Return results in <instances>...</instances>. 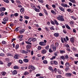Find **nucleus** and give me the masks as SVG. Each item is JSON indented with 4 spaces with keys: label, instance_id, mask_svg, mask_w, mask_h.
Segmentation results:
<instances>
[{
    "label": "nucleus",
    "instance_id": "6e6552de",
    "mask_svg": "<svg viewBox=\"0 0 78 78\" xmlns=\"http://www.w3.org/2000/svg\"><path fill=\"white\" fill-rule=\"evenodd\" d=\"M31 45H32V44H30L27 45L26 46L27 48V49H30V48L32 47Z\"/></svg>",
    "mask_w": 78,
    "mask_h": 78
},
{
    "label": "nucleus",
    "instance_id": "c756f323",
    "mask_svg": "<svg viewBox=\"0 0 78 78\" xmlns=\"http://www.w3.org/2000/svg\"><path fill=\"white\" fill-rule=\"evenodd\" d=\"M70 41L71 42H73L74 41V38L73 37H72L70 39Z\"/></svg>",
    "mask_w": 78,
    "mask_h": 78
},
{
    "label": "nucleus",
    "instance_id": "09e8293b",
    "mask_svg": "<svg viewBox=\"0 0 78 78\" xmlns=\"http://www.w3.org/2000/svg\"><path fill=\"white\" fill-rule=\"evenodd\" d=\"M56 58V56H52V58H50L51 60H53L54 59H55Z\"/></svg>",
    "mask_w": 78,
    "mask_h": 78
},
{
    "label": "nucleus",
    "instance_id": "49530a36",
    "mask_svg": "<svg viewBox=\"0 0 78 78\" xmlns=\"http://www.w3.org/2000/svg\"><path fill=\"white\" fill-rule=\"evenodd\" d=\"M48 69L49 70H51V71H53V68H52V67L51 66H49L48 68Z\"/></svg>",
    "mask_w": 78,
    "mask_h": 78
},
{
    "label": "nucleus",
    "instance_id": "4be33fe9",
    "mask_svg": "<svg viewBox=\"0 0 78 78\" xmlns=\"http://www.w3.org/2000/svg\"><path fill=\"white\" fill-rule=\"evenodd\" d=\"M65 65L66 67H69L70 66V64L69 63L67 62L65 64Z\"/></svg>",
    "mask_w": 78,
    "mask_h": 78
},
{
    "label": "nucleus",
    "instance_id": "13d9d810",
    "mask_svg": "<svg viewBox=\"0 0 78 78\" xmlns=\"http://www.w3.org/2000/svg\"><path fill=\"white\" fill-rule=\"evenodd\" d=\"M6 30H11V28H10L9 27H7L6 28Z\"/></svg>",
    "mask_w": 78,
    "mask_h": 78
},
{
    "label": "nucleus",
    "instance_id": "f3484780",
    "mask_svg": "<svg viewBox=\"0 0 78 78\" xmlns=\"http://www.w3.org/2000/svg\"><path fill=\"white\" fill-rule=\"evenodd\" d=\"M34 9V10H35L36 12H40L39 9L36 8V7Z\"/></svg>",
    "mask_w": 78,
    "mask_h": 78
},
{
    "label": "nucleus",
    "instance_id": "4468645a",
    "mask_svg": "<svg viewBox=\"0 0 78 78\" xmlns=\"http://www.w3.org/2000/svg\"><path fill=\"white\" fill-rule=\"evenodd\" d=\"M8 20H9V19L8 17H5L3 19V21L4 22H7V21H8Z\"/></svg>",
    "mask_w": 78,
    "mask_h": 78
},
{
    "label": "nucleus",
    "instance_id": "4d7b16f0",
    "mask_svg": "<svg viewBox=\"0 0 78 78\" xmlns=\"http://www.w3.org/2000/svg\"><path fill=\"white\" fill-rule=\"evenodd\" d=\"M54 64H55V65H57V64H58V62L55 61H54Z\"/></svg>",
    "mask_w": 78,
    "mask_h": 78
},
{
    "label": "nucleus",
    "instance_id": "aec40b11",
    "mask_svg": "<svg viewBox=\"0 0 78 78\" xmlns=\"http://www.w3.org/2000/svg\"><path fill=\"white\" fill-rule=\"evenodd\" d=\"M54 35L55 37H58V36H59V33H55L54 34Z\"/></svg>",
    "mask_w": 78,
    "mask_h": 78
},
{
    "label": "nucleus",
    "instance_id": "5701e85b",
    "mask_svg": "<svg viewBox=\"0 0 78 78\" xmlns=\"http://www.w3.org/2000/svg\"><path fill=\"white\" fill-rule=\"evenodd\" d=\"M66 53V51L64 50H60V53L61 54H64Z\"/></svg>",
    "mask_w": 78,
    "mask_h": 78
},
{
    "label": "nucleus",
    "instance_id": "e433bc0d",
    "mask_svg": "<svg viewBox=\"0 0 78 78\" xmlns=\"http://www.w3.org/2000/svg\"><path fill=\"white\" fill-rule=\"evenodd\" d=\"M19 48V44H17L16 45V46H15V49H16V50H17V49Z\"/></svg>",
    "mask_w": 78,
    "mask_h": 78
},
{
    "label": "nucleus",
    "instance_id": "864d4df0",
    "mask_svg": "<svg viewBox=\"0 0 78 78\" xmlns=\"http://www.w3.org/2000/svg\"><path fill=\"white\" fill-rule=\"evenodd\" d=\"M45 48L46 50H48V49H49V46L47 45L46 46V47Z\"/></svg>",
    "mask_w": 78,
    "mask_h": 78
},
{
    "label": "nucleus",
    "instance_id": "052dcab7",
    "mask_svg": "<svg viewBox=\"0 0 78 78\" xmlns=\"http://www.w3.org/2000/svg\"><path fill=\"white\" fill-rule=\"evenodd\" d=\"M57 78H61L62 76L61 75H58L56 76Z\"/></svg>",
    "mask_w": 78,
    "mask_h": 78
},
{
    "label": "nucleus",
    "instance_id": "f8f14e48",
    "mask_svg": "<svg viewBox=\"0 0 78 78\" xmlns=\"http://www.w3.org/2000/svg\"><path fill=\"white\" fill-rule=\"evenodd\" d=\"M61 5L62 7H65L66 8H67V6H68L66 4H64V3L61 4Z\"/></svg>",
    "mask_w": 78,
    "mask_h": 78
},
{
    "label": "nucleus",
    "instance_id": "680f3d73",
    "mask_svg": "<svg viewBox=\"0 0 78 78\" xmlns=\"http://www.w3.org/2000/svg\"><path fill=\"white\" fill-rule=\"evenodd\" d=\"M7 55L8 56H12V55H11V54H10V53H7Z\"/></svg>",
    "mask_w": 78,
    "mask_h": 78
},
{
    "label": "nucleus",
    "instance_id": "e2e57ef3",
    "mask_svg": "<svg viewBox=\"0 0 78 78\" xmlns=\"http://www.w3.org/2000/svg\"><path fill=\"white\" fill-rule=\"evenodd\" d=\"M38 2H40V3H44V1H43V0H38Z\"/></svg>",
    "mask_w": 78,
    "mask_h": 78
},
{
    "label": "nucleus",
    "instance_id": "6e6d98bb",
    "mask_svg": "<svg viewBox=\"0 0 78 78\" xmlns=\"http://www.w3.org/2000/svg\"><path fill=\"white\" fill-rule=\"evenodd\" d=\"M24 18L26 19H30V17L27 16H25Z\"/></svg>",
    "mask_w": 78,
    "mask_h": 78
},
{
    "label": "nucleus",
    "instance_id": "cd10ccee",
    "mask_svg": "<svg viewBox=\"0 0 78 78\" xmlns=\"http://www.w3.org/2000/svg\"><path fill=\"white\" fill-rule=\"evenodd\" d=\"M69 1L73 3H76V1L75 0H69Z\"/></svg>",
    "mask_w": 78,
    "mask_h": 78
},
{
    "label": "nucleus",
    "instance_id": "4c0bfd02",
    "mask_svg": "<svg viewBox=\"0 0 78 78\" xmlns=\"http://www.w3.org/2000/svg\"><path fill=\"white\" fill-rule=\"evenodd\" d=\"M49 5H46V7L48 9H50L51 8L50 7H49Z\"/></svg>",
    "mask_w": 78,
    "mask_h": 78
},
{
    "label": "nucleus",
    "instance_id": "79ce46f5",
    "mask_svg": "<svg viewBox=\"0 0 78 78\" xmlns=\"http://www.w3.org/2000/svg\"><path fill=\"white\" fill-rule=\"evenodd\" d=\"M14 16L15 17H17L18 16H19V13H16L14 14Z\"/></svg>",
    "mask_w": 78,
    "mask_h": 78
},
{
    "label": "nucleus",
    "instance_id": "9b49d317",
    "mask_svg": "<svg viewBox=\"0 0 78 78\" xmlns=\"http://www.w3.org/2000/svg\"><path fill=\"white\" fill-rule=\"evenodd\" d=\"M6 10V9L4 7H2L0 8V11L1 12H2V11H5Z\"/></svg>",
    "mask_w": 78,
    "mask_h": 78
},
{
    "label": "nucleus",
    "instance_id": "2f4dec72",
    "mask_svg": "<svg viewBox=\"0 0 78 78\" xmlns=\"http://www.w3.org/2000/svg\"><path fill=\"white\" fill-rule=\"evenodd\" d=\"M13 68L14 69H19V67H18V66H16L13 67Z\"/></svg>",
    "mask_w": 78,
    "mask_h": 78
},
{
    "label": "nucleus",
    "instance_id": "a211bd4d",
    "mask_svg": "<svg viewBox=\"0 0 78 78\" xmlns=\"http://www.w3.org/2000/svg\"><path fill=\"white\" fill-rule=\"evenodd\" d=\"M57 69L55 68L54 69H53L52 71V73H55H55H56V72H57Z\"/></svg>",
    "mask_w": 78,
    "mask_h": 78
},
{
    "label": "nucleus",
    "instance_id": "bb28decb",
    "mask_svg": "<svg viewBox=\"0 0 78 78\" xmlns=\"http://www.w3.org/2000/svg\"><path fill=\"white\" fill-rule=\"evenodd\" d=\"M53 48H50L49 49V52H50V53L53 52Z\"/></svg>",
    "mask_w": 78,
    "mask_h": 78
},
{
    "label": "nucleus",
    "instance_id": "de8ad7c7",
    "mask_svg": "<svg viewBox=\"0 0 78 78\" xmlns=\"http://www.w3.org/2000/svg\"><path fill=\"white\" fill-rule=\"evenodd\" d=\"M37 49L38 50H41V49H42V48L41 47V46H38Z\"/></svg>",
    "mask_w": 78,
    "mask_h": 78
},
{
    "label": "nucleus",
    "instance_id": "5fc2aeb1",
    "mask_svg": "<svg viewBox=\"0 0 78 78\" xmlns=\"http://www.w3.org/2000/svg\"><path fill=\"white\" fill-rule=\"evenodd\" d=\"M66 68H65V71L66 72H67L68 70L69 69V67H66Z\"/></svg>",
    "mask_w": 78,
    "mask_h": 78
},
{
    "label": "nucleus",
    "instance_id": "393cba45",
    "mask_svg": "<svg viewBox=\"0 0 78 78\" xmlns=\"http://www.w3.org/2000/svg\"><path fill=\"white\" fill-rule=\"evenodd\" d=\"M23 61L25 62H28V61H29L28 59H27V58L24 59Z\"/></svg>",
    "mask_w": 78,
    "mask_h": 78
},
{
    "label": "nucleus",
    "instance_id": "37998d69",
    "mask_svg": "<svg viewBox=\"0 0 78 78\" xmlns=\"http://www.w3.org/2000/svg\"><path fill=\"white\" fill-rule=\"evenodd\" d=\"M24 75H29V73L27 72H25L24 73Z\"/></svg>",
    "mask_w": 78,
    "mask_h": 78
},
{
    "label": "nucleus",
    "instance_id": "412c9836",
    "mask_svg": "<svg viewBox=\"0 0 78 78\" xmlns=\"http://www.w3.org/2000/svg\"><path fill=\"white\" fill-rule=\"evenodd\" d=\"M65 26L66 27V28L67 29H68L69 30H72L71 28L69 26V25L67 24H65Z\"/></svg>",
    "mask_w": 78,
    "mask_h": 78
},
{
    "label": "nucleus",
    "instance_id": "ea45409f",
    "mask_svg": "<svg viewBox=\"0 0 78 78\" xmlns=\"http://www.w3.org/2000/svg\"><path fill=\"white\" fill-rule=\"evenodd\" d=\"M71 18L73 19L74 20H76V18H75V17L74 16H71Z\"/></svg>",
    "mask_w": 78,
    "mask_h": 78
},
{
    "label": "nucleus",
    "instance_id": "72a5a7b5",
    "mask_svg": "<svg viewBox=\"0 0 78 78\" xmlns=\"http://www.w3.org/2000/svg\"><path fill=\"white\" fill-rule=\"evenodd\" d=\"M58 73H59L60 74H62V73H63V72L61 71L59 69L58 70Z\"/></svg>",
    "mask_w": 78,
    "mask_h": 78
},
{
    "label": "nucleus",
    "instance_id": "7ed1b4c3",
    "mask_svg": "<svg viewBox=\"0 0 78 78\" xmlns=\"http://www.w3.org/2000/svg\"><path fill=\"white\" fill-rule=\"evenodd\" d=\"M31 41H32V38H30L28 39V41H26L25 43L27 44H32V43L30 42Z\"/></svg>",
    "mask_w": 78,
    "mask_h": 78
},
{
    "label": "nucleus",
    "instance_id": "a18cd8bd",
    "mask_svg": "<svg viewBox=\"0 0 78 78\" xmlns=\"http://www.w3.org/2000/svg\"><path fill=\"white\" fill-rule=\"evenodd\" d=\"M51 13L52 14H56V12H55V11L53 10H51Z\"/></svg>",
    "mask_w": 78,
    "mask_h": 78
},
{
    "label": "nucleus",
    "instance_id": "774afa93",
    "mask_svg": "<svg viewBox=\"0 0 78 78\" xmlns=\"http://www.w3.org/2000/svg\"><path fill=\"white\" fill-rule=\"evenodd\" d=\"M50 28L51 30H55V29L53 28V27H50Z\"/></svg>",
    "mask_w": 78,
    "mask_h": 78
},
{
    "label": "nucleus",
    "instance_id": "a878e982",
    "mask_svg": "<svg viewBox=\"0 0 78 78\" xmlns=\"http://www.w3.org/2000/svg\"><path fill=\"white\" fill-rule=\"evenodd\" d=\"M17 71L16 70H15L12 72V74L13 75H16L17 74Z\"/></svg>",
    "mask_w": 78,
    "mask_h": 78
},
{
    "label": "nucleus",
    "instance_id": "c9c22d12",
    "mask_svg": "<svg viewBox=\"0 0 78 78\" xmlns=\"http://www.w3.org/2000/svg\"><path fill=\"white\" fill-rule=\"evenodd\" d=\"M32 41H33V42H35V41H36V38H32Z\"/></svg>",
    "mask_w": 78,
    "mask_h": 78
},
{
    "label": "nucleus",
    "instance_id": "bf43d9fd",
    "mask_svg": "<svg viewBox=\"0 0 78 78\" xmlns=\"http://www.w3.org/2000/svg\"><path fill=\"white\" fill-rule=\"evenodd\" d=\"M60 58L61 59H65V58L64 57V56H61L60 57Z\"/></svg>",
    "mask_w": 78,
    "mask_h": 78
},
{
    "label": "nucleus",
    "instance_id": "dca6fc26",
    "mask_svg": "<svg viewBox=\"0 0 78 78\" xmlns=\"http://www.w3.org/2000/svg\"><path fill=\"white\" fill-rule=\"evenodd\" d=\"M46 53H47V51L45 49H43L41 51V53H42V54H45Z\"/></svg>",
    "mask_w": 78,
    "mask_h": 78
},
{
    "label": "nucleus",
    "instance_id": "8fccbe9b",
    "mask_svg": "<svg viewBox=\"0 0 78 78\" xmlns=\"http://www.w3.org/2000/svg\"><path fill=\"white\" fill-rule=\"evenodd\" d=\"M0 56H5V54L2 53H0Z\"/></svg>",
    "mask_w": 78,
    "mask_h": 78
},
{
    "label": "nucleus",
    "instance_id": "f704fd0d",
    "mask_svg": "<svg viewBox=\"0 0 78 78\" xmlns=\"http://www.w3.org/2000/svg\"><path fill=\"white\" fill-rule=\"evenodd\" d=\"M69 23H70V25H72L74 24V21H71L69 22Z\"/></svg>",
    "mask_w": 78,
    "mask_h": 78
},
{
    "label": "nucleus",
    "instance_id": "39448f33",
    "mask_svg": "<svg viewBox=\"0 0 78 78\" xmlns=\"http://www.w3.org/2000/svg\"><path fill=\"white\" fill-rule=\"evenodd\" d=\"M28 69H32V70H35V67L32 65H30L28 67Z\"/></svg>",
    "mask_w": 78,
    "mask_h": 78
},
{
    "label": "nucleus",
    "instance_id": "423d86ee",
    "mask_svg": "<svg viewBox=\"0 0 78 78\" xmlns=\"http://www.w3.org/2000/svg\"><path fill=\"white\" fill-rule=\"evenodd\" d=\"M72 76V73H66L65 74V76L67 77H70V76Z\"/></svg>",
    "mask_w": 78,
    "mask_h": 78
},
{
    "label": "nucleus",
    "instance_id": "c85d7f7f",
    "mask_svg": "<svg viewBox=\"0 0 78 78\" xmlns=\"http://www.w3.org/2000/svg\"><path fill=\"white\" fill-rule=\"evenodd\" d=\"M30 5H31V7L32 8H33L34 9L36 7V6H35V5H34L33 4H32V3Z\"/></svg>",
    "mask_w": 78,
    "mask_h": 78
},
{
    "label": "nucleus",
    "instance_id": "338daca9",
    "mask_svg": "<svg viewBox=\"0 0 78 78\" xmlns=\"http://www.w3.org/2000/svg\"><path fill=\"white\" fill-rule=\"evenodd\" d=\"M67 11L68 12H70L71 11V9L70 8L68 9H67Z\"/></svg>",
    "mask_w": 78,
    "mask_h": 78
},
{
    "label": "nucleus",
    "instance_id": "c03bdc74",
    "mask_svg": "<svg viewBox=\"0 0 78 78\" xmlns=\"http://www.w3.org/2000/svg\"><path fill=\"white\" fill-rule=\"evenodd\" d=\"M45 30H46V31H50V29L49 28L47 27H45Z\"/></svg>",
    "mask_w": 78,
    "mask_h": 78
},
{
    "label": "nucleus",
    "instance_id": "9d476101",
    "mask_svg": "<svg viewBox=\"0 0 78 78\" xmlns=\"http://www.w3.org/2000/svg\"><path fill=\"white\" fill-rule=\"evenodd\" d=\"M59 8L61 11H63V12H65V10H64V9L61 6L59 7Z\"/></svg>",
    "mask_w": 78,
    "mask_h": 78
},
{
    "label": "nucleus",
    "instance_id": "6ab92c4d",
    "mask_svg": "<svg viewBox=\"0 0 78 78\" xmlns=\"http://www.w3.org/2000/svg\"><path fill=\"white\" fill-rule=\"evenodd\" d=\"M23 37V35H20L17 37V38L18 39H22Z\"/></svg>",
    "mask_w": 78,
    "mask_h": 78
},
{
    "label": "nucleus",
    "instance_id": "3c124183",
    "mask_svg": "<svg viewBox=\"0 0 78 78\" xmlns=\"http://www.w3.org/2000/svg\"><path fill=\"white\" fill-rule=\"evenodd\" d=\"M56 47H53V48H52V50L53 51H56Z\"/></svg>",
    "mask_w": 78,
    "mask_h": 78
},
{
    "label": "nucleus",
    "instance_id": "0e129e2a",
    "mask_svg": "<svg viewBox=\"0 0 78 78\" xmlns=\"http://www.w3.org/2000/svg\"><path fill=\"white\" fill-rule=\"evenodd\" d=\"M63 32L65 34H66V33H67V31H66V30H63Z\"/></svg>",
    "mask_w": 78,
    "mask_h": 78
},
{
    "label": "nucleus",
    "instance_id": "2eb2a0df",
    "mask_svg": "<svg viewBox=\"0 0 78 78\" xmlns=\"http://www.w3.org/2000/svg\"><path fill=\"white\" fill-rule=\"evenodd\" d=\"M20 11L21 14H23L24 13V8H21L20 10Z\"/></svg>",
    "mask_w": 78,
    "mask_h": 78
},
{
    "label": "nucleus",
    "instance_id": "20e7f679",
    "mask_svg": "<svg viewBox=\"0 0 78 78\" xmlns=\"http://www.w3.org/2000/svg\"><path fill=\"white\" fill-rule=\"evenodd\" d=\"M19 55L18 54H16L14 55V59H19Z\"/></svg>",
    "mask_w": 78,
    "mask_h": 78
},
{
    "label": "nucleus",
    "instance_id": "f257e3e1",
    "mask_svg": "<svg viewBox=\"0 0 78 78\" xmlns=\"http://www.w3.org/2000/svg\"><path fill=\"white\" fill-rule=\"evenodd\" d=\"M56 18L59 21H61V22H63L64 21V16L62 15H58V16H57Z\"/></svg>",
    "mask_w": 78,
    "mask_h": 78
},
{
    "label": "nucleus",
    "instance_id": "603ef678",
    "mask_svg": "<svg viewBox=\"0 0 78 78\" xmlns=\"http://www.w3.org/2000/svg\"><path fill=\"white\" fill-rule=\"evenodd\" d=\"M3 15H4V12H2L0 14V16L1 17H2V16H3Z\"/></svg>",
    "mask_w": 78,
    "mask_h": 78
},
{
    "label": "nucleus",
    "instance_id": "b1692460",
    "mask_svg": "<svg viewBox=\"0 0 78 78\" xmlns=\"http://www.w3.org/2000/svg\"><path fill=\"white\" fill-rule=\"evenodd\" d=\"M54 21L56 25H59V23L58 22V21L56 20H54Z\"/></svg>",
    "mask_w": 78,
    "mask_h": 78
},
{
    "label": "nucleus",
    "instance_id": "a19ab883",
    "mask_svg": "<svg viewBox=\"0 0 78 78\" xmlns=\"http://www.w3.org/2000/svg\"><path fill=\"white\" fill-rule=\"evenodd\" d=\"M3 1L5 3H8L9 2V0H3Z\"/></svg>",
    "mask_w": 78,
    "mask_h": 78
},
{
    "label": "nucleus",
    "instance_id": "69168bd1",
    "mask_svg": "<svg viewBox=\"0 0 78 78\" xmlns=\"http://www.w3.org/2000/svg\"><path fill=\"white\" fill-rule=\"evenodd\" d=\"M41 74H37L36 75V77H37L38 76H41Z\"/></svg>",
    "mask_w": 78,
    "mask_h": 78
},
{
    "label": "nucleus",
    "instance_id": "1a4fd4ad",
    "mask_svg": "<svg viewBox=\"0 0 78 78\" xmlns=\"http://www.w3.org/2000/svg\"><path fill=\"white\" fill-rule=\"evenodd\" d=\"M39 45H46V44H45V43H44V42H41L39 43Z\"/></svg>",
    "mask_w": 78,
    "mask_h": 78
},
{
    "label": "nucleus",
    "instance_id": "0eeeda50",
    "mask_svg": "<svg viewBox=\"0 0 78 78\" xmlns=\"http://www.w3.org/2000/svg\"><path fill=\"white\" fill-rule=\"evenodd\" d=\"M24 32H25V30L23 29H22L19 31L20 34H23Z\"/></svg>",
    "mask_w": 78,
    "mask_h": 78
},
{
    "label": "nucleus",
    "instance_id": "7c9ffc66",
    "mask_svg": "<svg viewBox=\"0 0 78 78\" xmlns=\"http://www.w3.org/2000/svg\"><path fill=\"white\" fill-rule=\"evenodd\" d=\"M43 10L45 14H46V15H47L48 14V13H47V10H45V9H43Z\"/></svg>",
    "mask_w": 78,
    "mask_h": 78
},
{
    "label": "nucleus",
    "instance_id": "58836bf2",
    "mask_svg": "<svg viewBox=\"0 0 78 78\" xmlns=\"http://www.w3.org/2000/svg\"><path fill=\"white\" fill-rule=\"evenodd\" d=\"M43 64H47L48 63L47 61L46 60H44L43 61Z\"/></svg>",
    "mask_w": 78,
    "mask_h": 78
},
{
    "label": "nucleus",
    "instance_id": "f03ea898",
    "mask_svg": "<svg viewBox=\"0 0 78 78\" xmlns=\"http://www.w3.org/2000/svg\"><path fill=\"white\" fill-rule=\"evenodd\" d=\"M65 38H63L62 37L61 38V41L62 43H64V41L67 42V41H69V37H68L66 36Z\"/></svg>",
    "mask_w": 78,
    "mask_h": 78
},
{
    "label": "nucleus",
    "instance_id": "ddd939ff",
    "mask_svg": "<svg viewBox=\"0 0 78 78\" xmlns=\"http://www.w3.org/2000/svg\"><path fill=\"white\" fill-rule=\"evenodd\" d=\"M21 53H26V54H27L28 53V52L26 51L22 50L21 51Z\"/></svg>",
    "mask_w": 78,
    "mask_h": 78
},
{
    "label": "nucleus",
    "instance_id": "473e14b6",
    "mask_svg": "<svg viewBox=\"0 0 78 78\" xmlns=\"http://www.w3.org/2000/svg\"><path fill=\"white\" fill-rule=\"evenodd\" d=\"M1 74L3 75V76H5L6 74V72H2L1 73Z\"/></svg>",
    "mask_w": 78,
    "mask_h": 78
}]
</instances>
